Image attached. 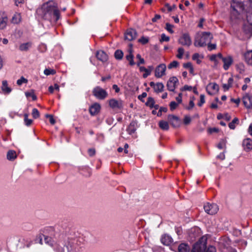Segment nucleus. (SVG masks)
Listing matches in <instances>:
<instances>
[{"label": "nucleus", "instance_id": "obj_1", "mask_svg": "<svg viewBox=\"0 0 252 252\" xmlns=\"http://www.w3.org/2000/svg\"><path fill=\"white\" fill-rule=\"evenodd\" d=\"M35 17L39 21H57L60 11L56 3L50 0L40 5L36 10Z\"/></svg>", "mask_w": 252, "mask_h": 252}, {"label": "nucleus", "instance_id": "obj_2", "mask_svg": "<svg viewBox=\"0 0 252 252\" xmlns=\"http://www.w3.org/2000/svg\"><path fill=\"white\" fill-rule=\"evenodd\" d=\"M249 0H233L231 2V18L233 20L243 18L246 12L244 3L249 2Z\"/></svg>", "mask_w": 252, "mask_h": 252}, {"label": "nucleus", "instance_id": "obj_3", "mask_svg": "<svg viewBox=\"0 0 252 252\" xmlns=\"http://www.w3.org/2000/svg\"><path fill=\"white\" fill-rule=\"evenodd\" d=\"M212 38L213 36L210 32H198L194 37V45L196 47H204L211 42Z\"/></svg>", "mask_w": 252, "mask_h": 252}, {"label": "nucleus", "instance_id": "obj_4", "mask_svg": "<svg viewBox=\"0 0 252 252\" xmlns=\"http://www.w3.org/2000/svg\"><path fill=\"white\" fill-rule=\"evenodd\" d=\"M242 34L244 39L252 36V21H251V18L249 16L247 17V20L243 23Z\"/></svg>", "mask_w": 252, "mask_h": 252}, {"label": "nucleus", "instance_id": "obj_5", "mask_svg": "<svg viewBox=\"0 0 252 252\" xmlns=\"http://www.w3.org/2000/svg\"><path fill=\"white\" fill-rule=\"evenodd\" d=\"M191 252H216V251L213 246H210L206 250L204 244L197 242L194 245Z\"/></svg>", "mask_w": 252, "mask_h": 252}, {"label": "nucleus", "instance_id": "obj_6", "mask_svg": "<svg viewBox=\"0 0 252 252\" xmlns=\"http://www.w3.org/2000/svg\"><path fill=\"white\" fill-rule=\"evenodd\" d=\"M93 93L94 95L99 99H104L107 95V93L99 87H96L93 89Z\"/></svg>", "mask_w": 252, "mask_h": 252}, {"label": "nucleus", "instance_id": "obj_7", "mask_svg": "<svg viewBox=\"0 0 252 252\" xmlns=\"http://www.w3.org/2000/svg\"><path fill=\"white\" fill-rule=\"evenodd\" d=\"M205 211L208 214L214 215L217 213L219 210L218 206L216 204L206 203L204 206Z\"/></svg>", "mask_w": 252, "mask_h": 252}, {"label": "nucleus", "instance_id": "obj_8", "mask_svg": "<svg viewBox=\"0 0 252 252\" xmlns=\"http://www.w3.org/2000/svg\"><path fill=\"white\" fill-rule=\"evenodd\" d=\"M178 42L179 44L189 47L192 43L190 37L188 33L183 34L179 39Z\"/></svg>", "mask_w": 252, "mask_h": 252}, {"label": "nucleus", "instance_id": "obj_9", "mask_svg": "<svg viewBox=\"0 0 252 252\" xmlns=\"http://www.w3.org/2000/svg\"><path fill=\"white\" fill-rule=\"evenodd\" d=\"M206 89L209 94L214 95L219 92V87L216 83H210L207 85Z\"/></svg>", "mask_w": 252, "mask_h": 252}, {"label": "nucleus", "instance_id": "obj_10", "mask_svg": "<svg viewBox=\"0 0 252 252\" xmlns=\"http://www.w3.org/2000/svg\"><path fill=\"white\" fill-rule=\"evenodd\" d=\"M166 66L165 64L158 65L155 69V75L157 78H160L165 74Z\"/></svg>", "mask_w": 252, "mask_h": 252}, {"label": "nucleus", "instance_id": "obj_11", "mask_svg": "<svg viewBox=\"0 0 252 252\" xmlns=\"http://www.w3.org/2000/svg\"><path fill=\"white\" fill-rule=\"evenodd\" d=\"M67 252H76L78 248L75 240H70L65 244Z\"/></svg>", "mask_w": 252, "mask_h": 252}, {"label": "nucleus", "instance_id": "obj_12", "mask_svg": "<svg viewBox=\"0 0 252 252\" xmlns=\"http://www.w3.org/2000/svg\"><path fill=\"white\" fill-rule=\"evenodd\" d=\"M178 83V80L176 77H170L167 83V87L169 91H174L177 83Z\"/></svg>", "mask_w": 252, "mask_h": 252}, {"label": "nucleus", "instance_id": "obj_13", "mask_svg": "<svg viewBox=\"0 0 252 252\" xmlns=\"http://www.w3.org/2000/svg\"><path fill=\"white\" fill-rule=\"evenodd\" d=\"M109 105L112 109H121L123 107V101L113 98L109 100Z\"/></svg>", "mask_w": 252, "mask_h": 252}, {"label": "nucleus", "instance_id": "obj_14", "mask_svg": "<svg viewBox=\"0 0 252 252\" xmlns=\"http://www.w3.org/2000/svg\"><path fill=\"white\" fill-rule=\"evenodd\" d=\"M243 102L247 109L252 108V96L245 94L243 97Z\"/></svg>", "mask_w": 252, "mask_h": 252}, {"label": "nucleus", "instance_id": "obj_15", "mask_svg": "<svg viewBox=\"0 0 252 252\" xmlns=\"http://www.w3.org/2000/svg\"><path fill=\"white\" fill-rule=\"evenodd\" d=\"M137 36L135 30L133 29H129L126 31L125 34V39L128 41H131L134 39Z\"/></svg>", "mask_w": 252, "mask_h": 252}, {"label": "nucleus", "instance_id": "obj_16", "mask_svg": "<svg viewBox=\"0 0 252 252\" xmlns=\"http://www.w3.org/2000/svg\"><path fill=\"white\" fill-rule=\"evenodd\" d=\"M8 21V17L4 12L0 13V30L5 28Z\"/></svg>", "mask_w": 252, "mask_h": 252}, {"label": "nucleus", "instance_id": "obj_17", "mask_svg": "<svg viewBox=\"0 0 252 252\" xmlns=\"http://www.w3.org/2000/svg\"><path fill=\"white\" fill-rule=\"evenodd\" d=\"M100 108L101 107L99 104L97 103L93 104L92 106H90L89 109V111L91 115L93 116L96 115L99 112Z\"/></svg>", "mask_w": 252, "mask_h": 252}, {"label": "nucleus", "instance_id": "obj_18", "mask_svg": "<svg viewBox=\"0 0 252 252\" xmlns=\"http://www.w3.org/2000/svg\"><path fill=\"white\" fill-rule=\"evenodd\" d=\"M222 61L223 62V68L225 70L228 69L233 62V59L231 56L222 58Z\"/></svg>", "mask_w": 252, "mask_h": 252}, {"label": "nucleus", "instance_id": "obj_19", "mask_svg": "<svg viewBox=\"0 0 252 252\" xmlns=\"http://www.w3.org/2000/svg\"><path fill=\"white\" fill-rule=\"evenodd\" d=\"M154 67L153 66H149L148 68H145L144 66H140L139 70L141 72H144V73L143 74V77L144 78H147L149 75H150L151 72L153 71Z\"/></svg>", "mask_w": 252, "mask_h": 252}, {"label": "nucleus", "instance_id": "obj_20", "mask_svg": "<svg viewBox=\"0 0 252 252\" xmlns=\"http://www.w3.org/2000/svg\"><path fill=\"white\" fill-rule=\"evenodd\" d=\"M243 146L246 151H250L252 149V140L250 138L244 139L243 142Z\"/></svg>", "mask_w": 252, "mask_h": 252}, {"label": "nucleus", "instance_id": "obj_21", "mask_svg": "<svg viewBox=\"0 0 252 252\" xmlns=\"http://www.w3.org/2000/svg\"><path fill=\"white\" fill-rule=\"evenodd\" d=\"M151 87H153L155 92L158 93L161 92L163 91L164 85L161 83H158L155 84L153 82H151L150 83Z\"/></svg>", "mask_w": 252, "mask_h": 252}, {"label": "nucleus", "instance_id": "obj_22", "mask_svg": "<svg viewBox=\"0 0 252 252\" xmlns=\"http://www.w3.org/2000/svg\"><path fill=\"white\" fill-rule=\"evenodd\" d=\"M54 247V250L56 252H65V249L63 247H65V244L62 242H59L58 243H56L53 246Z\"/></svg>", "mask_w": 252, "mask_h": 252}, {"label": "nucleus", "instance_id": "obj_23", "mask_svg": "<svg viewBox=\"0 0 252 252\" xmlns=\"http://www.w3.org/2000/svg\"><path fill=\"white\" fill-rule=\"evenodd\" d=\"M96 56L98 60L102 62H106L108 59L107 54L104 51L101 50L97 52Z\"/></svg>", "mask_w": 252, "mask_h": 252}, {"label": "nucleus", "instance_id": "obj_24", "mask_svg": "<svg viewBox=\"0 0 252 252\" xmlns=\"http://www.w3.org/2000/svg\"><path fill=\"white\" fill-rule=\"evenodd\" d=\"M161 242L163 244L168 246L172 243V239L170 236L164 234L161 238Z\"/></svg>", "mask_w": 252, "mask_h": 252}, {"label": "nucleus", "instance_id": "obj_25", "mask_svg": "<svg viewBox=\"0 0 252 252\" xmlns=\"http://www.w3.org/2000/svg\"><path fill=\"white\" fill-rule=\"evenodd\" d=\"M32 45L31 42L23 43L20 45L19 49L21 51H27L31 47Z\"/></svg>", "mask_w": 252, "mask_h": 252}, {"label": "nucleus", "instance_id": "obj_26", "mask_svg": "<svg viewBox=\"0 0 252 252\" xmlns=\"http://www.w3.org/2000/svg\"><path fill=\"white\" fill-rule=\"evenodd\" d=\"M245 57L246 63L249 65L252 66V50L246 52Z\"/></svg>", "mask_w": 252, "mask_h": 252}, {"label": "nucleus", "instance_id": "obj_27", "mask_svg": "<svg viewBox=\"0 0 252 252\" xmlns=\"http://www.w3.org/2000/svg\"><path fill=\"white\" fill-rule=\"evenodd\" d=\"M190 247L187 244L183 243L178 247V252H189Z\"/></svg>", "mask_w": 252, "mask_h": 252}, {"label": "nucleus", "instance_id": "obj_28", "mask_svg": "<svg viewBox=\"0 0 252 252\" xmlns=\"http://www.w3.org/2000/svg\"><path fill=\"white\" fill-rule=\"evenodd\" d=\"M133 55L132 53V50L129 49L128 50V53L126 56V60L129 62L130 65H133L135 64V62L133 61Z\"/></svg>", "mask_w": 252, "mask_h": 252}, {"label": "nucleus", "instance_id": "obj_29", "mask_svg": "<svg viewBox=\"0 0 252 252\" xmlns=\"http://www.w3.org/2000/svg\"><path fill=\"white\" fill-rule=\"evenodd\" d=\"M1 89L4 94H9L11 91V89L8 86L7 81L5 80L2 82Z\"/></svg>", "mask_w": 252, "mask_h": 252}, {"label": "nucleus", "instance_id": "obj_30", "mask_svg": "<svg viewBox=\"0 0 252 252\" xmlns=\"http://www.w3.org/2000/svg\"><path fill=\"white\" fill-rule=\"evenodd\" d=\"M168 120L170 122L171 125L174 126L177 124L179 119L177 116L175 115H170L168 116Z\"/></svg>", "mask_w": 252, "mask_h": 252}, {"label": "nucleus", "instance_id": "obj_31", "mask_svg": "<svg viewBox=\"0 0 252 252\" xmlns=\"http://www.w3.org/2000/svg\"><path fill=\"white\" fill-rule=\"evenodd\" d=\"M17 157V155L16 152L13 150H10L7 152V158L9 160H13Z\"/></svg>", "mask_w": 252, "mask_h": 252}, {"label": "nucleus", "instance_id": "obj_32", "mask_svg": "<svg viewBox=\"0 0 252 252\" xmlns=\"http://www.w3.org/2000/svg\"><path fill=\"white\" fill-rule=\"evenodd\" d=\"M158 126L159 127L164 130H167L169 128L168 123L164 121H160L159 122Z\"/></svg>", "mask_w": 252, "mask_h": 252}, {"label": "nucleus", "instance_id": "obj_33", "mask_svg": "<svg viewBox=\"0 0 252 252\" xmlns=\"http://www.w3.org/2000/svg\"><path fill=\"white\" fill-rule=\"evenodd\" d=\"M21 19V15L19 13H16L13 15L11 19V22L13 24H18L20 22Z\"/></svg>", "mask_w": 252, "mask_h": 252}, {"label": "nucleus", "instance_id": "obj_34", "mask_svg": "<svg viewBox=\"0 0 252 252\" xmlns=\"http://www.w3.org/2000/svg\"><path fill=\"white\" fill-rule=\"evenodd\" d=\"M183 66L187 68V69H188L189 70V72L190 74H191L192 75H194V68H193V67L192 66V64H191V63H184L183 64Z\"/></svg>", "mask_w": 252, "mask_h": 252}, {"label": "nucleus", "instance_id": "obj_35", "mask_svg": "<svg viewBox=\"0 0 252 252\" xmlns=\"http://www.w3.org/2000/svg\"><path fill=\"white\" fill-rule=\"evenodd\" d=\"M239 122V119L237 118H235L229 124V127L231 129H234L236 127V125H238Z\"/></svg>", "mask_w": 252, "mask_h": 252}, {"label": "nucleus", "instance_id": "obj_36", "mask_svg": "<svg viewBox=\"0 0 252 252\" xmlns=\"http://www.w3.org/2000/svg\"><path fill=\"white\" fill-rule=\"evenodd\" d=\"M233 79L232 77L228 79L227 83L223 84V88L224 90H228L230 87H231Z\"/></svg>", "mask_w": 252, "mask_h": 252}, {"label": "nucleus", "instance_id": "obj_37", "mask_svg": "<svg viewBox=\"0 0 252 252\" xmlns=\"http://www.w3.org/2000/svg\"><path fill=\"white\" fill-rule=\"evenodd\" d=\"M203 58L202 56H201L198 53H195L192 55V59L193 60L196 61L197 64H200L201 63V60L200 59Z\"/></svg>", "mask_w": 252, "mask_h": 252}, {"label": "nucleus", "instance_id": "obj_38", "mask_svg": "<svg viewBox=\"0 0 252 252\" xmlns=\"http://www.w3.org/2000/svg\"><path fill=\"white\" fill-rule=\"evenodd\" d=\"M177 52L176 57L179 59H182L185 53L184 49L182 47H180L178 49Z\"/></svg>", "mask_w": 252, "mask_h": 252}, {"label": "nucleus", "instance_id": "obj_39", "mask_svg": "<svg viewBox=\"0 0 252 252\" xmlns=\"http://www.w3.org/2000/svg\"><path fill=\"white\" fill-rule=\"evenodd\" d=\"M123 52L121 50H118L115 52V57L118 60H121L123 57Z\"/></svg>", "mask_w": 252, "mask_h": 252}, {"label": "nucleus", "instance_id": "obj_40", "mask_svg": "<svg viewBox=\"0 0 252 252\" xmlns=\"http://www.w3.org/2000/svg\"><path fill=\"white\" fill-rule=\"evenodd\" d=\"M226 141L225 139H221L219 143L217 145V147L220 149H222L226 148Z\"/></svg>", "mask_w": 252, "mask_h": 252}, {"label": "nucleus", "instance_id": "obj_41", "mask_svg": "<svg viewBox=\"0 0 252 252\" xmlns=\"http://www.w3.org/2000/svg\"><path fill=\"white\" fill-rule=\"evenodd\" d=\"M179 65V63L177 61H174L172 62L170 64L168 65V69H172L173 68L177 67Z\"/></svg>", "mask_w": 252, "mask_h": 252}, {"label": "nucleus", "instance_id": "obj_42", "mask_svg": "<svg viewBox=\"0 0 252 252\" xmlns=\"http://www.w3.org/2000/svg\"><path fill=\"white\" fill-rule=\"evenodd\" d=\"M24 121L26 125L27 126H30L32 123V120L28 118V115L27 114H24Z\"/></svg>", "mask_w": 252, "mask_h": 252}, {"label": "nucleus", "instance_id": "obj_43", "mask_svg": "<svg viewBox=\"0 0 252 252\" xmlns=\"http://www.w3.org/2000/svg\"><path fill=\"white\" fill-rule=\"evenodd\" d=\"M237 71L240 73H243L245 71V66L243 63H239L236 66Z\"/></svg>", "mask_w": 252, "mask_h": 252}, {"label": "nucleus", "instance_id": "obj_44", "mask_svg": "<svg viewBox=\"0 0 252 252\" xmlns=\"http://www.w3.org/2000/svg\"><path fill=\"white\" fill-rule=\"evenodd\" d=\"M44 73L46 75H49L51 74H55L56 73L55 70L50 68H46L44 71Z\"/></svg>", "mask_w": 252, "mask_h": 252}, {"label": "nucleus", "instance_id": "obj_45", "mask_svg": "<svg viewBox=\"0 0 252 252\" xmlns=\"http://www.w3.org/2000/svg\"><path fill=\"white\" fill-rule=\"evenodd\" d=\"M25 95L27 97L31 96L33 100L36 99L37 97L34 94V92L32 90L30 92H27L25 93Z\"/></svg>", "mask_w": 252, "mask_h": 252}, {"label": "nucleus", "instance_id": "obj_46", "mask_svg": "<svg viewBox=\"0 0 252 252\" xmlns=\"http://www.w3.org/2000/svg\"><path fill=\"white\" fill-rule=\"evenodd\" d=\"M155 104L154 99L152 97H149L146 102V105L149 107L153 108Z\"/></svg>", "mask_w": 252, "mask_h": 252}, {"label": "nucleus", "instance_id": "obj_47", "mask_svg": "<svg viewBox=\"0 0 252 252\" xmlns=\"http://www.w3.org/2000/svg\"><path fill=\"white\" fill-rule=\"evenodd\" d=\"M28 82V80L24 78V77H21L20 79H18L17 81V84L19 86H21L23 83H27Z\"/></svg>", "mask_w": 252, "mask_h": 252}, {"label": "nucleus", "instance_id": "obj_48", "mask_svg": "<svg viewBox=\"0 0 252 252\" xmlns=\"http://www.w3.org/2000/svg\"><path fill=\"white\" fill-rule=\"evenodd\" d=\"M194 97L190 98L189 102V106L186 107V109L187 110H190L191 109H192L194 107Z\"/></svg>", "mask_w": 252, "mask_h": 252}, {"label": "nucleus", "instance_id": "obj_49", "mask_svg": "<svg viewBox=\"0 0 252 252\" xmlns=\"http://www.w3.org/2000/svg\"><path fill=\"white\" fill-rule=\"evenodd\" d=\"M39 112L36 108H33L32 111V116L33 118L36 119L39 117Z\"/></svg>", "mask_w": 252, "mask_h": 252}, {"label": "nucleus", "instance_id": "obj_50", "mask_svg": "<svg viewBox=\"0 0 252 252\" xmlns=\"http://www.w3.org/2000/svg\"><path fill=\"white\" fill-rule=\"evenodd\" d=\"M179 103L171 101L170 103V109L171 111L175 110L178 106Z\"/></svg>", "mask_w": 252, "mask_h": 252}, {"label": "nucleus", "instance_id": "obj_51", "mask_svg": "<svg viewBox=\"0 0 252 252\" xmlns=\"http://www.w3.org/2000/svg\"><path fill=\"white\" fill-rule=\"evenodd\" d=\"M173 26L169 24L166 23V30L169 32L170 33H172L174 32V31L173 30Z\"/></svg>", "mask_w": 252, "mask_h": 252}, {"label": "nucleus", "instance_id": "obj_52", "mask_svg": "<svg viewBox=\"0 0 252 252\" xmlns=\"http://www.w3.org/2000/svg\"><path fill=\"white\" fill-rule=\"evenodd\" d=\"M169 40V37L166 36L164 33H162L161 35V38L160 42H162L163 41H168Z\"/></svg>", "mask_w": 252, "mask_h": 252}, {"label": "nucleus", "instance_id": "obj_53", "mask_svg": "<svg viewBox=\"0 0 252 252\" xmlns=\"http://www.w3.org/2000/svg\"><path fill=\"white\" fill-rule=\"evenodd\" d=\"M205 102V95L204 94H201L200 96V101L198 103L199 106H201Z\"/></svg>", "mask_w": 252, "mask_h": 252}, {"label": "nucleus", "instance_id": "obj_54", "mask_svg": "<svg viewBox=\"0 0 252 252\" xmlns=\"http://www.w3.org/2000/svg\"><path fill=\"white\" fill-rule=\"evenodd\" d=\"M136 58L139 60V62H137V64L139 66L140 64H143L145 63L144 59L142 58L139 54H137Z\"/></svg>", "mask_w": 252, "mask_h": 252}, {"label": "nucleus", "instance_id": "obj_55", "mask_svg": "<svg viewBox=\"0 0 252 252\" xmlns=\"http://www.w3.org/2000/svg\"><path fill=\"white\" fill-rule=\"evenodd\" d=\"M46 117L49 118V121L51 124L54 125L55 123V120L52 115L46 114Z\"/></svg>", "mask_w": 252, "mask_h": 252}, {"label": "nucleus", "instance_id": "obj_56", "mask_svg": "<svg viewBox=\"0 0 252 252\" xmlns=\"http://www.w3.org/2000/svg\"><path fill=\"white\" fill-rule=\"evenodd\" d=\"M207 45H208V49L210 51L215 49L216 48V44H211L210 42L209 43H207Z\"/></svg>", "mask_w": 252, "mask_h": 252}, {"label": "nucleus", "instance_id": "obj_57", "mask_svg": "<svg viewBox=\"0 0 252 252\" xmlns=\"http://www.w3.org/2000/svg\"><path fill=\"white\" fill-rule=\"evenodd\" d=\"M191 119L189 116H186L184 119V123L185 125H188L190 123Z\"/></svg>", "mask_w": 252, "mask_h": 252}, {"label": "nucleus", "instance_id": "obj_58", "mask_svg": "<svg viewBox=\"0 0 252 252\" xmlns=\"http://www.w3.org/2000/svg\"><path fill=\"white\" fill-rule=\"evenodd\" d=\"M88 154L90 156L93 157L94 156L95 154V151L94 149H90L88 150Z\"/></svg>", "mask_w": 252, "mask_h": 252}, {"label": "nucleus", "instance_id": "obj_59", "mask_svg": "<svg viewBox=\"0 0 252 252\" xmlns=\"http://www.w3.org/2000/svg\"><path fill=\"white\" fill-rule=\"evenodd\" d=\"M225 154H224V152L220 153L217 156V158L221 160H224L225 159Z\"/></svg>", "mask_w": 252, "mask_h": 252}, {"label": "nucleus", "instance_id": "obj_60", "mask_svg": "<svg viewBox=\"0 0 252 252\" xmlns=\"http://www.w3.org/2000/svg\"><path fill=\"white\" fill-rule=\"evenodd\" d=\"M139 41L143 44H145L148 42V39L146 37H141L139 39Z\"/></svg>", "mask_w": 252, "mask_h": 252}, {"label": "nucleus", "instance_id": "obj_61", "mask_svg": "<svg viewBox=\"0 0 252 252\" xmlns=\"http://www.w3.org/2000/svg\"><path fill=\"white\" fill-rule=\"evenodd\" d=\"M191 90V87L188 85H185L183 88L181 89L182 91H190Z\"/></svg>", "mask_w": 252, "mask_h": 252}, {"label": "nucleus", "instance_id": "obj_62", "mask_svg": "<svg viewBox=\"0 0 252 252\" xmlns=\"http://www.w3.org/2000/svg\"><path fill=\"white\" fill-rule=\"evenodd\" d=\"M24 0H15V3L16 6H19L20 4L24 3Z\"/></svg>", "mask_w": 252, "mask_h": 252}, {"label": "nucleus", "instance_id": "obj_63", "mask_svg": "<svg viewBox=\"0 0 252 252\" xmlns=\"http://www.w3.org/2000/svg\"><path fill=\"white\" fill-rule=\"evenodd\" d=\"M231 101L232 102L235 103L236 104H237V105H238L240 102V99L239 98L237 99L231 98Z\"/></svg>", "mask_w": 252, "mask_h": 252}, {"label": "nucleus", "instance_id": "obj_64", "mask_svg": "<svg viewBox=\"0 0 252 252\" xmlns=\"http://www.w3.org/2000/svg\"><path fill=\"white\" fill-rule=\"evenodd\" d=\"M249 133L252 136V124H251L248 128Z\"/></svg>", "mask_w": 252, "mask_h": 252}]
</instances>
